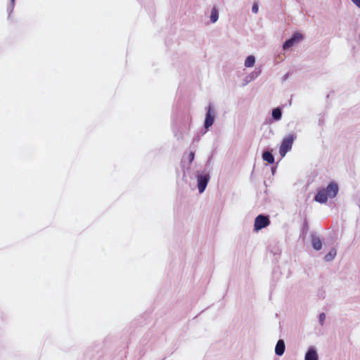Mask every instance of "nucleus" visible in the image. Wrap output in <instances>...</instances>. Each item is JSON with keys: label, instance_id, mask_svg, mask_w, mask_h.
<instances>
[{"label": "nucleus", "instance_id": "1", "mask_svg": "<svg viewBox=\"0 0 360 360\" xmlns=\"http://www.w3.org/2000/svg\"><path fill=\"white\" fill-rule=\"evenodd\" d=\"M293 141L294 137L292 134H289L287 137L283 139L279 150L280 155L282 158L291 150Z\"/></svg>", "mask_w": 360, "mask_h": 360}, {"label": "nucleus", "instance_id": "7", "mask_svg": "<svg viewBox=\"0 0 360 360\" xmlns=\"http://www.w3.org/2000/svg\"><path fill=\"white\" fill-rule=\"evenodd\" d=\"M328 198L326 191L324 189H320L318 191L314 200L318 202L325 203L327 202Z\"/></svg>", "mask_w": 360, "mask_h": 360}, {"label": "nucleus", "instance_id": "20", "mask_svg": "<svg viewBox=\"0 0 360 360\" xmlns=\"http://www.w3.org/2000/svg\"><path fill=\"white\" fill-rule=\"evenodd\" d=\"M14 1H15V0H11V2H12L13 4L14 3Z\"/></svg>", "mask_w": 360, "mask_h": 360}, {"label": "nucleus", "instance_id": "6", "mask_svg": "<svg viewBox=\"0 0 360 360\" xmlns=\"http://www.w3.org/2000/svg\"><path fill=\"white\" fill-rule=\"evenodd\" d=\"M330 198H333L336 196L338 192V185L335 183L330 184L326 189H324Z\"/></svg>", "mask_w": 360, "mask_h": 360}, {"label": "nucleus", "instance_id": "14", "mask_svg": "<svg viewBox=\"0 0 360 360\" xmlns=\"http://www.w3.org/2000/svg\"><path fill=\"white\" fill-rule=\"evenodd\" d=\"M336 255V250L335 249H332L328 254H327L324 259L326 262H329L332 259H334L335 256Z\"/></svg>", "mask_w": 360, "mask_h": 360}, {"label": "nucleus", "instance_id": "8", "mask_svg": "<svg viewBox=\"0 0 360 360\" xmlns=\"http://www.w3.org/2000/svg\"><path fill=\"white\" fill-rule=\"evenodd\" d=\"M285 352V343L283 340H279L277 342V344L275 347V353L278 355L281 356Z\"/></svg>", "mask_w": 360, "mask_h": 360}, {"label": "nucleus", "instance_id": "10", "mask_svg": "<svg viewBox=\"0 0 360 360\" xmlns=\"http://www.w3.org/2000/svg\"><path fill=\"white\" fill-rule=\"evenodd\" d=\"M305 360H318V355L314 349H309L305 355Z\"/></svg>", "mask_w": 360, "mask_h": 360}, {"label": "nucleus", "instance_id": "2", "mask_svg": "<svg viewBox=\"0 0 360 360\" xmlns=\"http://www.w3.org/2000/svg\"><path fill=\"white\" fill-rule=\"evenodd\" d=\"M270 224V220L267 216L262 214L258 215L255 219V229L258 231L266 227Z\"/></svg>", "mask_w": 360, "mask_h": 360}, {"label": "nucleus", "instance_id": "4", "mask_svg": "<svg viewBox=\"0 0 360 360\" xmlns=\"http://www.w3.org/2000/svg\"><path fill=\"white\" fill-rule=\"evenodd\" d=\"M214 116H215V112L213 108V106L210 104L207 107V110L205 116V128L208 129L210 127H211L214 120Z\"/></svg>", "mask_w": 360, "mask_h": 360}, {"label": "nucleus", "instance_id": "13", "mask_svg": "<svg viewBox=\"0 0 360 360\" xmlns=\"http://www.w3.org/2000/svg\"><path fill=\"white\" fill-rule=\"evenodd\" d=\"M282 115L281 110L280 108H277L273 110L272 111V117L274 120H278L281 119Z\"/></svg>", "mask_w": 360, "mask_h": 360}, {"label": "nucleus", "instance_id": "17", "mask_svg": "<svg viewBox=\"0 0 360 360\" xmlns=\"http://www.w3.org/2000/svg\"><path fill=\"white\" fill-rule=\"evenodd\" d=\"M258 6L255 4L252 6V11L253 13H257L258 12Z\"/></svg>", "mask_w": 360, "mask_h": 360}, {"label": "nucleus", "instance_id": "3", "mask_svg": "<svg viewBox=\"0 0 360 360\" xmlns=\"http://www.w3.org/2000/svg\"><path fill=\"white\" fill-rule=\"evenodd\" d=\"M303 39V35L301 33L295 32L293 36L286 40L283 45V49L286 50L293 46L296 43L301 41Z\"/></svg>", "mask_w": 360, "mask_h": 360}, {"label": "nucleus", "instance_id": "9", "mask_svg": "<svg viewBox=\"0 0 360 360\" xmlns=\"http://www.w3.org/2000/svg\"><path fill=\"white\" fill-rule=\"evenodd\" d=\"M311 244L314 249H315L316 250H319L322 248V242L319 237L312 236Z\"/></svg>", "mask_w": 360, "mask_h": 360}, {"label": "nucleus", "instance_id": "12", "mask_svg": "<svg viewBox=\"0 0 360 360\" xmlns=\"http://www.w3.org/2000/svg\"><path fill=\"white\" fill-rule=\"evenodd\" d=\"M255 63V57L252 56H249L247 57L245 61V66L247 68H250L254 65Z\"/></svg>", "mask_w": 360, "mask_h": 360}, {"label": "nucleus", "instance_id": "16", "mask_svg": "<svg viewBox=\"0 0 360 360\" xmlns=\"http://www.w3.org/2000/svg\"><path fill=\"white\" fill-rule=\"evenodd\" d=\"M325 319H326V315H325V314H324V313H321V314H320V315H319V321H320V323H321V325H323V322H324V321H325Z\"/></svg>", "mask_w": 360, "mask_h": 360}, {"label": "nucleus", "instance_id": "19", "mask_svg": "<svg viewBox=\"0 0 360 360\" xmlns=\"http://www.w3.org/2000/svg\"><path fill=\"white\" fill-rule=\"evenodd\" d=\"M352 2L357 6L359 8H360V0H352Z\"/></svg>", "mask_w": 360, "mask_h": 360}, {"label": "nucleus", "instance_id": "11", "mask_svg": "<svg viewBox=\"0 0 360 360\" xmlns=\"http://www.w3.org/2000/svg\"><path fill=\"white\" fill-rule=\"evenodd\" d=\"M262 158L264 161L269 164H272L274 162V158L273 155L269 151H266L263 153Z\"/></svg>", "mask_w": 360, "mask_h": 360}, {"label": "nucleus", "instance_id": "18", "mask_svg": "<svg viewBox=\"0 0 360 360\" xmlns=\"http://www.w3.org/2000/svg\"><path fill=\"white\" fill-rule=\"evenodd\" d=\"M195 153L193 152H191L189 154L190 162H191L194 160Z\"/></svg>", "mask_w": 360, "mask_h": 360}, {"label": "nucleus", "instance_id": "5", "mask_svg": "<svg viewBox=\"0 0 360 360\" xmlns=\"http://www.w3.org/2000/svg\"><path fill=\"white\" fill-rule=\"evenodd\" d=\"M198 188L200 193L204 192L210 180L209 174H199L197 177Z\"/></svg>", "mask_w": 360, "mask_h": 360}, {"label": "nucleus", "instance_id": "15", "mask_svg": "<svg viewBox=\"0 0 360 360\" xmlns=\"http://www.w3.org/2000/svg\"><path fill=\"white\" fill-rule=\"evenodd\" d=\"M218 11L216 8H213L211 12L210 19L212 22H215L218 20Z\"/></svg>", "mask_w": 360, "mask_h": 360}]
</instances>
